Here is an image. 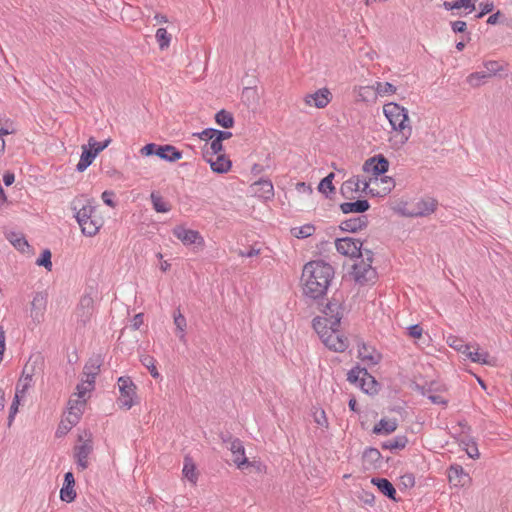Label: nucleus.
Instances as JSON below:
<instances>
[{
  "label": "nucleus",
  "mask_w": 512,
  "mask_h": 512,
  "mask_svg": "<svg viewBox=\"0 0 512 512\" xmlns=\"http://www.w3.org/2000/svg\"><path fill=\"white\" fill-rule=\"evenodd\" d=\"M448 479L450 484L455 487H463L471 480L469 474L466 473L463 467L458 464H454L449 467Z\"/></svg>",
  "instance_id": "obj_17"
},
{
  "label": "nucleus",
  "mask_w": 512,
  "mask_h": 512,
  "mask_svg": "<svg viewBox=\"0 0 512 512\" xmlns=\"http://www.w3.org/2000/svg\"><path fill=\"white\" fill-rule=\"evenodd\" d=\"M314 419L318 425L324 426V427L328 426V420L326 418V414H325L324 410L320 409L319 411H316L314 413Z\"/></svg>",
  "instance_id": "obj_60"
},
{
  "label": "nucleus",
  "mask_w": 512,
  "mask_h": 512,
  "mask_svg": "<svg viewBox=\"0 0 512 512\" xmlns=\"http://www.w3.org/2000/svg\"><path fill=\"white\" fill-rule=\"evenodd\" d=\"M370 209V203L366 199H358L340 204V210L344 214L358 213L363 214Z\"/></svg>",
  "instance_id": "obj_25"
},
{
  "label": "nucleus",
  "mask_w": 512,
  "mask_h": 512,
  "mask_svg": "<svg viewBox=\"0 0 512 512\" xmlns=\"http://www.w3.org/2000/svg\"><path fill=\"white\" fill-rule=\"evenodd\" d=\"M36 264L39 266L45 267L47 270H51L52 262H51V252L49 249L43 250L40 257L37 259Z\"/></svg>",
  "instance_id": "obj_50"
},
{
  "label": "nucleus",
  "mask_w": 512,
  "mask_h": 512,
  "mask_svg": "<svg viewBox=\"0 0 512 512\" xmlns=\"http://www.w3.org/2000/svg\"><path fill=\"white\" fill-rule=\"evenodd\" d=\"M315 232V227L311 224L303 225L298 229L297 233H294V235L298 238H306L311 236Z\"/></svg>",
  "instance_id": "obj_54"
},
{
  "label": "nucleus",
  "mask_w": 512,
  "mask_h": 512,
  "mask_svg": "<svg viewBox=\"0 0 512 512\" xmlns=\"http://www.w3.org/2000/svg\"><path fill=\"white\" fill-rule=\"evenodd\" d=\"M319 305L322 306L321 312L324 314L323 317H328L330 326L339 327L343 317V307L340 301L333 297L325 305L320 302Z\"/></svg>",
  "instance_id": "obj_9"
},
{
  "label": "nucleus",
  "mask_w": 512,
  "mask_h": 512,
  "mask_svg": "<svg viewBox=\"0 0 512 512\" xmlns=\"http://www.w3.org/2000/svg\"><path fill=\"white\" fill-rule=\"evenodd\" d=\"M75 478L72 472H67L64 475V483L60 490V499L64 502L71 503L76 498V491L74 489Z\"/></svg>",
  "instance_id": "obj_21"
},
{
  "label": "nucleus",
  "mask_w": 512,
  "mask_h": 512,
  "mask_svg": "<svg viewBox=\"0 0 512 512\" xmlns=\"http://www.w3.org/2000/svg\"><path fill=\"white\" fill-rule=\"evenodd\" d=\"M478 0H455L457 9H469L470 11L475 10V4Z\"/></svg>",
  "instance_id": "obj_57"
},
{
  "label": "nucleus",
  "mask_w": 512,
  "mask_h": 512,
  "mask_svg": "<svg viewBox=\"0 0 512 512\" xmlns=\"http://www.w3.org/2000/svg\"><path fill=\"white\" fill-rule=\"evenodd\" d=\"M203 158L210 164L212 171L218 174L227 173L232 166V162L224 154L209 156V150H203Z\"/></svg>",
  "instance_id": "obj_12"
},
{
  "label": "nucleus",
  "mask_w": 512,
  "mask_h": 512,
  "mask_svg": "<svg viewBox=\"0 0 512 512\" xmlns=\"http://www.w3.org/2000/svg\"><path fill=\"white\" fill-rule=\"evenodd\" d=\"M448 344L450 347L466 356L472 347L470 344L465 343L462 339L455 336H450L448 338Z\"/></svg>",
  "instance_id": "obj_37"
},
{
  "label": "nucleus",
  "mask_w": 512,
  "mask_h": 512,
  "mask_svg": "<svg viewBox=\"0 0 512 512\" xmlns=\"http://www.w3.org/2000/svg\"><path fill=\"white\" fill-rule=\"evenodd\" d=\"M383 457L376 448H366L362 454V462L365 469H379L382 467Z\"/></svg>",
  "instance_id": "obj_18"
},
{
  "label": "nucleus",
  "mask_w": 512,
  "mask_h": 512,
  "mask_svg": "<svg viewBox=\"0 0 512 512\" xmlns=\"http://www.w3.org/2000/svg\"><path fill=\"white\" fill-rule=\"evenodd\" d=\"M101 362L99 359H90L88 363L84 366V374L87 376H92V378H96L100 370Z\"/></svg>",
  "instance_id": "obj_44"
},
{
  "label": "nucleus",
  "mask_w": 512,
  "mask_h": 512,
  "mask_svg": "<svg viewBox=\"0 0 512 512\" xmlns=\"http://www.w3.org/2000/svg\"><path fill=\"white\" fill-rule=\"evenodd\" d=\"M332 100V94L328 88H321L312 94H307L304 98L305 104L315 106L316 108H325Z\"/></svg>",
  "instance_id": "obj_15"
},
{
  "label": "nucleus",
  "mask_w": 512,
  "mask_h": 512,
  "mask_svg": "<svg viewBox=\"0 0 512 512\" xmlns=\"http://www.w3.org/2000/svg\"><path fill=\"white\" fill-rule=\"evenodd\" d=\"M254 194L257 197L269 200L274 196L273 184L268 179H260L251 185Z\"/></svg>",
  "instance_id": "obj_22"
},
{
  "label": "nucleus",
  "mask_w": 512,
  "mask_h": 512,
  "mask_svg": "<svg viewBox=\"0 0 512 512\" xmlns=\"http://www.w3.org/2000/svg\"><path fill=\"white\" fill-rule=\"evenodd\" d=\"M438 206V201L432 197H423L411 205L404 214L409 217H425L432 214Z\"/></svg>",
  "instance_id": "obj_7"
},
{
  "label": "nucleus",
  "mask_w": 512,
  "mask_h": 512,
  "mask_svg": "<svg viewBox=\"0 0 512 512\" xmlns=\"http://www.w3.org/2000/svg\"><path fill=\"white\" fill-rule=\"evenodd\" d=\"M118 387L120 391V397L118 398V404L120 407L130 409L134 405V396H136V385L133 383L130 377L121 376L118 378Z\"/></svg>",
  "instance_id": "obj_5"
},
{
  "label": "nucleus",
  "mask_w": 512,
  "mask_h": 512,
  "mask_svg": "<svg viewBox=\"0 0 512 512\" xmlns=\"http://www.w3.org/2000/svg\"><path fill=\"white\" fill-rule=\"evenodd\" d=\"M480 7H481V11L475 15V18L477 19H480L482 17H484L486 14L490 13L494 6H493V3H486V4H480Z\"/></svg>",
  "instance_id": "obj_63"
},
{
  "label": "nucleus",
  "mask_w": 512,
  "mask_h": 512,
  "mask_svg": "<svg viewBox=\"0 0 512 512\" xmlns=\"http://www.w3.org/2000/svg\"><path fill=\"white\" fill-rule=\"evenodd\" d=\"M363 375V368L359 366L353 367L348 373H347V380L350 383H357L360 382L361 376Z\"/></svg>",
  "instance_id": "obj_53"
},
{
  "label": "nucleus",
  "mask_w": 512,
  "mask_h": 512,
  "mask_svg": "<svg viewBox=\"0 0 512 512\" xmlns=\"http://www.w3.org/2000/svg\"><path fill=\"white\" fill-rule=\"evenodd\" d=\"M156 39L161 50H164L165 48L169 47L170 35L167 33V30L165 28L157 29Z\"/></svg>",
  "instance_id": "obj_46"
},
{
  "label": "nucleus",
  "mask_w": 512,
  "mask_h": 512,
  "mask_svg": "<svg viewBox=\"0 0 512 512\" xmlns=\"http://www.w3.org/2000/svg\"><path fill=\"white\" fill-rule=\"evenodd\" d=\"M215 121L219 126L225 128V129L232 128L234 126L233 115L224 109H222L216 113Z\"/></svg>",
  "instance_id": "obj_35"
},
{
  "label": "nucleus",
  "mask_w": 512,
  "mask_h": 512,
  "mask_svg": "<svg viewBox=\"0 0 512 512\" xmlns=\"http://www.w3.org/2000/svg\"><path fill=\"white\" fill-rule=\"evenodd\" d=\"M376 92L380 96H384L386 94L395 93L396 87L389 82H385V83L377 82L376 83Z\"/></svg>",
  "instance_id": "obj_51"
},
{
  "label": "nucleus",
  "mask_w": 512,
  "mask_h": 512,
  "mask_svg": "<svg viewBox=\"0 0 512 512\" xmlns=\"http://www.w3.org/2000/svg\"><path fill=\"white\" fill-rule=\"evenodd\" d=\"M371 483L390 500H396V489L392 483L386 478H372Z\"/></svg>",
  "instance_id": "obj_27"
},
{
  "label": "nucleus",
  "mask_w": 512,
  "mask_h": 512,
  "mask_svg": "<svg viewBox=\"0 0 512 512\" xmlns=\"http://www.w3.org/2000/svg\"><path fill=\"white\" fill-rule=\"evenodd\" d=\"M173 234L175 237H177L179 240L183 242L185 245H191L197 243L198 240H203V238L200 236L199 232L186 229L182 226H176L173 229Z\"/></svg>",
  "instance_id": "obj_23"
},
{
  "label": "nucleus",
  "mask_w": 512,
  "mask_h": 512,
  "mask_svg": "<svg viewBox=\"0 0 512 512\" xmlns=\"http://www.w3.org/2000/svg\"><path fill=\"white\" fill-rule=\"evenodd\" d=\"M195 465L192 460L188 457L185 458L184 467H183V475L192 483L197 481V474L195 472Z\"/></svg>",
  "instance_id": "obj_41"
},
{
  "label": "nucleus",
  "mask_w": 512,
  "mask_h": 512,
  "mask_svg": "<svg viewBox=\"0 0 512 512\" xmlns=\"http://www.w3.org/2000/svg\"><path fill=\"white\" fill-rule=\"evenodd\" d=\"M389 161L383 154H377L365 161L363 169L375 176L382 175L388 171Z\"/></svg>",
  "instance_id": "obj_13"
},
{
  "label": "nucleus",
  "mask_w": 512,
  "mask_h": 512,
  "mask_svg": "<svg viewBox=\"0 0 512 512\" xmlns=\"http://www.w3.org/2000/svg\"><path fill=\"white\" fill-rule=\"evenodd\" d=\"M156 156L168 162H175L182 158V152L170 144L159 145Z\"/></svg>",
  "instance_id": "obj_26"
},
{
  "label": "nucleus",
  "mask_w": 512,
  "mask_h": 512,
  "mask_svg": "<svg viewBox=\"0 0 512 512\" xmlns=\"http://www.w3.org/2000/svg\"><path fill=\"white\" fill-rule=\"evenodd\" d=\"M94 313V299L92 296L88 293L84 294L76 309H75V316L77 319V323L81 325L82 327H85L87 323L90 322L91 317Z\"/></svg>",
  "instance_id": "obj_8"
},
{
  "label": "nucleus",
  "mask_w": 512,
  "mask_h": 512,
  "mask_svg": "<svg viewBox=\"0 0 512 512\" xmlns=\"http://www.w3.org/2000/svg\"><path fill=\"white\" fill-rule=\"evenodd\" d=\"M488 79H490V78H489V76H487V74L484 71H477V72H473L470 75H468L466 81L472 87H479L482 84L486 83Z\"/></svg>",
  "instance_id": "obj_39"
},
{
  "label": "nucleus",
  "mask_w": 512,
  "mask_h": 512,
  "mask_svg": "<svg viewBox=\"0 0 512 512\" xmlns=\"http://www.w3.org/2000/svg\"><path fill=\"white\" fill-rule=\"evenodd\" d=\"M422 333L423 329L419 324H414L408 327V335L412 338H420Z\"/></svg>",
  "instance_id": "obj_61"
},
{
  "label": "nucleus",
  "mask_w": 512,
  "mask_h": 512,
  "mask_svg": "<svg viewBox=\"0 0 512 512\" xmlns=\"http://www.w3.org/2000/svg\"><path fill=\"white\" fill-rule=\"evenodd\" d=\"M229 450L232 452L234 458L233 461L238 468H243L244 465L249 464L247 457L245 456V449L240 439L235 438L231 441Z\"/></svg>",
  "instance_id": "obj_24"
},
{
  "label": "nucleus",
  "mask_w": 512,
  "mask_h": 512,
  "mask_svg": "<svg viewBox=\"0 0 512 512\" xmlns=\"http://www.w3.org/2000/svg\"><path fill=\"white\" fill-rule=\"evenodd\" d=\"M158 144L149 143L141 148V154L144 156H152L157 154Z\"/></svg>",
  "instance_id": "obj_59"
},
{
  "label": "nucleus",
  "mask_w": 512,
  "mask_h": 512,
  "mask_svg": "<svg viewBox=\"0 0 512 512\" xmlns=\"http://www.w3.org/2000/svg\"><path fill=\"white\" fill-rule=\"evenodd\" d=\"M69 411L70 414H78V415H82L83 413V408H84V405H85V400L84 399H70L69 402Z\"/></svg>",
  "instance_id": "obj_49"
},
{
  "label": "nucleus",
  "mask_w": 512,
  "mask_h": 512,
  "mask_svg": "<svg viewBox=\"0 0 512 512\" xmlns=\"http://www.w3.org/2000/svg\"><path fill=\"white\" fill-rule=\"evenodd\" d=\"M334 274V268L322 260L306 263L302 271L304 295L316 301L322 300L334 278Z\"/></svg>",
  "instance_id": "obj_1"
},
{
  "label": "nucleus",
  "mask_w": 512,
  "mask_h": 512,
  "mask_svg": "<svg viewBox=\"0 0 512 512\" xmlns=\"http://www.w3.org/2000/svg\"><path fill=\"white\" fill-rule=\"evenodd\" d=\"M6 238L17 250L21 252H24L29 248V244L22 233L9 231L6 233Z\"/></svg>",
  "instance_id": "obj_31"
},
{
  "label": "nucleus",
  "mask_w": 512,
  "mask_h": 512,
  "mask_svg": "<svg viewBox=\"0 0 512 512\" xmlns=\"http://www.w3.org/2000/svg\"><path fill=\"white\" fill-rule=\"evenodd\" d=\"M203 150H209V156H215L223 151V143L216 137L211 140L210 146L208 143L205 144Z\"/></svg>",
  "instance_id": "obj_47"
},
{
  "label": "nucleus",
  "mask_w": 512,
  "mask_h": 512,
  "mask_svg": "<svg viewBox=\"0 0 512 512\" xmlns=\"http://www.w3.org/2000/svg\"><path fill=\"white\" fill-rule=\"evenodd\" d=\"M358 353L361 360L367 361L373 365L378 364L381 359L379 354L374 353V351L370 352L365 344H362L358 350Z\"/></svg>",
  "instance_id": "obj_38"
},
{
  "label": "nucleus",
  "mask_w": 512,
  "mask_h": 512,
  "mask_svg": "<svg viewBox=\"0 0 512 512\" xmlns=\"http://www.w3.org/2000/svg\"><path fill=\"white\" fill-rule=\"evenodd\" d=\"M335 246L336 250L344 256L358 258L359 256H362V254H364V249L362 248L363 242L356 238H338L335 241Z\"/></svg>",
  "instance_id": "obj_6"
},
{
  "label": "nucleus",
  "mask_w": 512,
  "mask_h": 512,
  "mask_svg": "<svg viewBox=\"0 0 512 512\" xmlns=\"http://www.w3.org/2000/svg\"><path fill=\"white\" fill-rule=\"evenodd\" d=\"M408 438L405 435H397L393 439L382 442L381 448L387 450H402L406 447Z\"/></svg>",
  "instance_id": "obj_32"
},
{
  "label": "nucleus",
  "mask_w": 512,
  "mask_h": 512,
  "mask_svg": "<svg viewBox=\"0 0 512 512\" xmlns=\"http://www.w3.org/2000/svg\"><path fill=\"white\" fill-rule=\"evenodd\" d=\"M368 223V216L360 215L342 221L341 224L339 225V228L344 232L356 233L358 231L365 229Z\"/></svg>",
  "instance_id": "obj_19"
},
{
  "label": "nucleus",
  "mask_w": 512,
  "mask_h": 512,
  "mask_svg": "<svg viewBox=\"0 0 512 512\" xmlns=\"http://www.w3.org/2000/svg\"><path fill=\"white\" fill-rule=\"evenodd\" d=\"M467 357L475 363L479 364H486L493 366L495 365V358L490 357V355L487 352H479L478 349L476 351H469Z\"/></svg>",
  "instance_id": "obj_34"
},
{
  "label": "nucleus",
  "mask_w": 512,
  "mask_h": 512,
  "mask_svg": "<svg viewBox=\"0 0 512 512\" xmlns=\"http://www.w3.org/2000/svg\"><path fill=\"white\" fill-rule=\"evenodd\" d=\"M451 28L454 33H463L467 29V24L465 21L457 20L451 23Z\"/></svg>",
  "instance_id": "obj_62"
},
{
  "label": "nucleus",
  "mask_w": 512,
  "mask_h": 512,
  "mask_svg": "<svg viewBox=\"0 0 512 512\" xmlns=\"http://www.w3.org/2000/svg\"><path fill=\"white\" fill-rule=\"evenodd\" d=\"M383 113L389 120L392 129L401 134V143L407 142L412 133V128L408 124V111L399 104L391 102L383 106Z\"/></svg>",
  "instance_id": "obj_3"
},
{
  "label": "nucleus",
  "mask_w": 512,
  "mask_h": 512,
  "mask_svg": "<svg viewBox=\"0 0 512 512\" xmlns=\"http://www.w3.org/2000/svg\"><path fill=\"white\" fill-rule=\"evenodd\" d=\"M111 139H106L103 142L96 141L93 137H90L88 140V147L92 149V151H97V155L103 151L110 144Z\"/></svg>",
  "instance_id": "obj_52"
},
{
  "label": "nucleus",
  "mask_w": 512,
  "mask_h": 512,
  "mask_svg": "<svg viewBox=\"0 0 512 512\" xmlns=\"http://www.w3.org/2000/svg\"><path fill=\"white\" fill-rule=\"evenodd\" d=\"M193 136L198 137L201 140H205L208 142L215 137V129L214 128H206L202 132L194 133Z\"/></svg>",
  "instance_id": "obj_56"
},
{
  "label": "nucleus",
  "mask_w": 512,
  "mask_h": 512,
  "mask_svg": "<svg viewBox=\"0 0 512 512\" xmlns=\"http://www.w3.org/2000/svg\"><path fill=\"white\" fill-rule=\"evenodd\" d=\"M398 427L396 419L382 418L377 424L374 425L372 432L376 435H389L393 433Z\"/></svg>",
  "instance_id": "obj_28"
},
{
  "label": "nucleus",
  "mask_w": 512,
  "mask_h": 512,
  "mask_svg": "<svg viewBox=\"0 0 512 512\" xmlns=\"http://www.w3.org/2000/svg\"><path fill=\"white\" fill-rule=\"evenodd\" d=\"M429 400L433 404L442 405L444 407H446L448 404V400L444 399L442 396H440L439 394H436V393L429 395Z\"/></svg>",
  "instance_id": "obj_64"
},
{
  "label": "nucleus",
  "mask_w": 512,
  "mask_h": 512,
  "mask_svg": "<svg viewBox=\"0 0 512 512\" xmlns=\"http://www.w3.org/2000/svg\"><path fill=\"white\" fill-rule=\"evenodd\" d=\"M369 189V184L367 182L363 183V187H361V181L358 177H352L345 182L342 183L340 187V194L347 200H352L355 198L354 194L359 191L366 192Z\"/></svg>",
  "instance_id": "obj_14"
},
{
  "label": "nucleus",
  "mask_w": 512,
  "mask_h": 512,
  "mask_svg": "<svg viewBox=\"0 0 512 512\" xmlns=\"http://www.w3.org/2000/svg\"><path fill=\"white\" fill-rule=\"evenodd\" d=\"M19 394H20L19 388L17 387L14 399H13L12 404L9 409L8 423H7L8 427H10L12 425V423L15 419V416L18 412V407L20 404Z\"/></svg>",
  "instance_id": "obj_45"
},
{
  "label": "nucleus",
  "mask_w": 512,
  "mask_h": 512,
  "mask_svg": "<svg viewBox=\"0 0 512 512\" xmlns=\"http://www.w3.org/2000/svg\"><path fill=\"white\" fill-rule=\"evenodd\" d=\"M483 66L485 68L483 71L487 74V76H489V78L495 76L502 69L500 63L494 60L484 62Z\"/></svg>",
  "instance_id": "obj_48"
},
{
  "label": "nucleus",
  "mask_w": 512,
  "mask_h": 512,
  "mask_svg": "<svg viewBox=\"0 0 512 512\" xmlns=\"http://www.w3.org/2000/svg\"><path fill=\"white\" fill-rule=\"evenodd\" d=\"M334 177L335 174L333 172L329 173L326 177H324L318 185L319 192L325 195H327V192H334L335 187L332 183Z\"/></svg>",
  "instance_id": "obj_42"
},
{
  "label": "nucleus",
  "mask_w": 512,
  "mask_h": 512,
  "mask_svg": "<svg viewBox=\"0 0 512 512\" xmlns=\"http://www.w3.org/2000/svg\"><path fill=\"white\" fill-rule=\"evenodd\" d=\"M93 446L91 440L84 441L81 445L75 447L74 457L77 466L81 470H85L88 467V456L92 452Z\"/></svg>",
  "instance_id": "obj_20"
},
{
  "label": "nucleus",
  "mask_w": 512,
  "mask_h": 512,
  "mask_svg": "<svg viewBox=\"0 0 512 512\" xmlns=\"http://www.w3.org/2000/svg\"><path fill=\"white\" fill-rule=\"evenodd\" d=\"M400 482L405 488H411L415 485V477L412 473H406L400 477Z\"/></svg>",
  "instance_id": "obj_58"
},
{
  "label": "nucleus",
  "mask_w": 512,
  "mask_h": 512,
  "mask_svg": "<svg viewBox=\"0 0 512 512\" xmlns=\"http://www.w3.org/2000/svg\"><path fill=\"white\" fill-rule=\"evenodd\" d=\"M312 326L321 339L330 332L328 317H315L312 321Z\"/></svg>",
  "instance_id": "obj_33"
},
{
  "label": "nucleus",
  "mask_w": 512,
  "mask_h": 512,
  "mask_svg": "<svg viewBox=\"0 0 512 512\" xmlns=\"http://www.w3.org/2000/svg\"><path fill=\"white\" fill-rule=\"evenodd\" d=\"M338 328L330 326V332L321 340L330 350L343 352L348 348V339L339 334Z\"/></svg>",
  "instance_id": "obj_11"
},
{
  "label": "nucleus",
  "mask_w": 512,
  "mask_h": 512,
  "mask_svg": "<svg viewBox=\"0 0 512 512\" xmlns=\"http://www.w3.org/2000/svg\"><path fill=\"white\" fill-rule=\"evenodd\" d=\"M114 197L115 193L109 190L104 191L101 195L102 201L111 208H114L116 206V201L114 200Z\"/></svg>",
  "instance_id": "obj_55"
},
{
  "label": "nucleus",
  "mask_w": 512,
  "mask_h": 512,
  "mask_svg": "<svg viewBox=\"0 0 512 512\" xmlns=\"http://www.w3.org/2000/svg\"><path fill=\"white\" fill-rule=\"evenodd\" d=\"M43 364V357L40 354L31 356L23 369V379L17 385L19 393L24 394L30 387L32 376L35 374L36 367Z\"/></svg>",
  "instance_id": "obj_10"
},
{
  "label": "nucleus",
  "mask_w": 512,
  "mask_h": 512,
  "mask_svg": "<svg viewBox=\"0 0 512 512\" xmlns=\"http://www.w3.org/2000/svg\"><path fill=\"white\" fill-rule=\"evenodd\" d=\"M71 205L82 233L89 237L96 235L102 226L101 219L95 215L96 207L84 198L75 199Z\"/></svg>",
  "instance_id": "obj_2"
},
{
  "label": "nucleus",
  "mask_w": 512,
  "mask_h": 512,
  "mask_svg": "<svg viewBox=\"0 0 512 512\" xmlns=\"http://www.w3.org/2000/svg\"><path fill=\"white\" fill-rule=\"evenodd\" d=\"M173 318H174V324H175L177 330L180 332L179 339L181 341H184L185 340L184 331H185V328L187 326L186 318L180 312V309H178L177 311L174 312Z\"/></svg>",
  "instance_id": "obj_40"
},
{
  "label": "nucleus",
  "mask_w": 512,
  "mask_h": 512,
  "mask_svg": "<svg viewBox=\"0 0 512 512\" xmlns=\"http://www.w3.org/2000/svg\"><path fill=\"white\" fill-rule=\"evenodd\" d=\"M47 306V293H35L31 302V318L35 323H41L44 319V312Z\"/></svg>",
  "instance_id": "obj_16"
},
{
  "label": "nucleus",
  "mask_w": 512,
  "mask_h": 512,
  "mask_svg": "<svg viewBox=\"0 0 512 512\" xmlns=\"http://www.w3.org/2000/svg\"><path fill=\"white\" fill-rule=\"evenodd\" d=\"M97 156V151H92L88 146H82V153L80 156V160L76 166V170L78 172H84L94 161Z\"/></svg>",
  "instance_id": "obj_30"
},
{
  "label": "nucleus",
  "mask_w": 512,
  "mask_h": 512,
  "mask_svg": "<svg viewBox=\"0 0 512 512\" xmlns=\"http://www.w3.org/2000/svg\"><path fill=\"white\" fill-rule=\"evenodd\" d=\"M358 258H361V260L354 263L352 266L354 280L361 285L374 282L377 272L375 268L372 267L373 252L369 249H364V254Z\"/></svg>",
  "instance_id": "obj_4"
},
{
  "label": "nucleus",
  "mask_w": 512,
  "mask_h": 512,
  "mask_svg": "<svg viewBox=\"0 0 512 512\" xmlns=\"http://www.w3.org/2000/svg\"><path fill=\"white\" fill-rule=\"evenodd\" d=\"M360 388L367 394L374 395L378 392V383L376 379L368 373L366 368H363V375L359 382Z\"/></svg>",
  "instance_id": "obj_29"
},
{
  "label": "nucleus",
  "mask_w": 512,
  "mask_h": 512,
  "mask_svg": "<svg viewBox=\"0 0 512 512\" xmlns=\"http://www.w3.org/2000/svg\"><path fill=\"white\" fill-rule=\"evenodd\" d=\"M150 198L153 208L156 212L167 213L171 210L170 204L166 202L159 194L152 192Z\"/></svg>",
  "instance_id": "obj_36"
},
{
  "label": "nucleus",
  "mask_w": 512,
  "mask_h": 512,
  "mask_svg": "<svg viewBox=\"0 0 512 512\" xmlns=\"http://www.w3.org/2000/svg\"><path fill=\"white\" fill-rule=\"evenodd\" d=\"M141 362L142 364L149 370L151 376L155 379H157L160 374L156 368V360L150 356V355H144L142 358H141Z\"/></svg>",
  "instance_id": "obj_43"
}]
</instances>
